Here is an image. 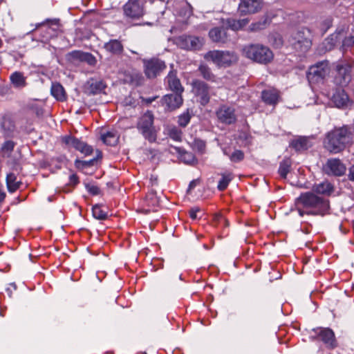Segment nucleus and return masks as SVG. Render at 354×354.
I'll return each instance as SVG.
<instances>
[{
    "mask_svg": "<svg viewBox=\"0 0 354 354\" xmlns=\"http://www.w3.org/2000/svg\"><path fill=\"white\" fill-rule=\"evenodd\" d=\"M299 214L324 215L329 208L328 201L312 192L301 194L296 201Z\"/></svg>",
    "mask_w": 354,
    "mask_h": 354,
    "instance_id": "f257e3e1",
    "label": "nucleus"
},
{
    "mask_svg": "<svg viewBox=\"0 0 354 354\" xmlns=\"http://www.w3.org/2000/svg\"><path fill=\"white\" fill-rule=\"evenodd\" d=\"M352 142V133L348 126L335 128L329 131L324 140V147L330 153L343 151Z\"/></svg>",
    "mask_w": 354,
    "mask_h": 354,
    "instance_id": "f03ea898",
    "label": "nucleus"
},
{
    "mask_svg": "<svg viewBox=\"0 0 354 354\" xmlns=\"http://www.w3.org/2000/svg\"><path fill=\"white\" fill-rule=\"evenodd\" d=\"M313 32L306 27L293 32L288 38L289 44L297 51L307 52L312 45Z\"/></svg>",
    "mask_w": 354,
    "mask_h": 354,
    "instance_id": "7ed1b4c3",
    "label": "nucleus"
},
{
    "mask_svg": "<svg viewBox=\"0 0 354 354\" xmlns=\"http://www.w3.org/2000/svg\"><path fill=\"white\" fill-rule=\"evenodd\" d=\"M243 52L246 57L260 64H267L273 59L272 52L261 44L245 46Z\"/></svg>",
    "mask_w": 354,
    "mask_h": 354,
    "instance_id": "20e7f679",
    "label": "nucleus"
},
{
    "mask_svg": "<svg viewBox=\"0 0 354 354\" xmlns=\"http://www.w3.org/2000/svg\"><path fill=\"white\" fill-rule=\"evenodd\" d=\"M137 128L149 142L152 143L156 141L157 134L153 126V115L151 112L147 111L140 118Z\"/></svg>",
    "mask_w": 354,
    "mask_h": 354,
    "instance_id": "39448f33",
    "label": "nucleus"
},
{
    "mask_svg": "<svg viewBox=\"0 0 354 354\" xmlns=\"http://www.w3.org/2000/svg\"><path fill=\"white\" fill-rule=\"evenodd\" d=\"M205 59L219 66H229L237 62L238 56L233 51L211 50L205 54Z\"/></svg>",
    "mask_w": 354,
    "mask_h": 354,
    "instance_id": "423d86ee",
    "label": "nucleus"
},
{
    "mask_svg": "<svg viewBox=\"0 0 354 354\" xmlns=\"http://www.w3.org/2000/svg\"><path fill=\"white\" fill-rule=\"evenodd\" d=\"M313 335H310L312 339L322 341L326 347L329 349H333L337 347V342L332 329L319 327L313 329Z\"/></svg>",
    "mask_w": 354,
    "mask_h": 354,
    "instance_id": "0eeeda50",
    "label": "nucleus"
},
{
    "mask_svg": "<svg viewBox=\"0 0 354 354\" xmlns=\"http://www.w3.org/2000/svg\"><path fill=\"white\" fill-rule=\"evenodd\" d=\"M351 64L346 61H339L335 63L337 75L335 82L337 84L345 86L351 80Z\"/></svg>",
    "mask_w": 354,
    "mask_h": 354,
    "instance_id": "6e6552de",
    "label": "nucleus"
},
{
    "mask_svg": "<svg viewBox=\"0 0 354 354\" xmlns=\"http://www.w3.org/2000/svg\"><path fill=\"white\" fill-rule=\"evenodd\" d=\"M346 171V165L338 158L328 159L322 167L323 173L330 176H342Z\"/></svg>",
    "mask_w": 354,
    "mask_h": 354,
    "instance_id": "1a4fd4ad",
    "label": "nucleus"
},
{
    "mask_svg": "<svg viewBox=\"0 0 354 354\" xmlns=\"http://www.w3.org/2000/svg\"><path fill=\"white\" fill-rule=\"evenodd\" d=\"M329 72L328 62H322L309 68L307 78L310 82H319L324 80Z\"/></svg>",
    "mask_w": 354,
    "mask_h": 354,
    "instance_id": "9d476101",
    "label": "nucleus"
},
{
    "mask_svg": "<svg viewBox=\"0 0 354 354\" xmlns=\"http://www.w3.org/2000/svg\"><path fill=\"white\" fill-rule=\"evenodd\" d=\"M217 120L225 124L230 125L236 122V115L233 106L222 104L216 111Z\"/></svg>",
    "mask_w": 354,
    "mask_h": 354,
    "instance_id": "9b49d317",
    "label": "nucleus"
},
{
    "mask_svg": "<svg viewBox=\"0 0 354 354\" xmlns=\"http://www.w3.org/2000/svg\"><path fill=\"white\" fill-rule=\"evenodd\" d=\"M145 73L148 78H154L166 68L165 62L160 59L153 58L144 60Z\"/></svg>",
    "mask_w": 354,
    "mask_h": 354,
    "instance_id": "f8f14e48",
    "label": "nucleus"
},
{
    "mask_svg": "<svg viewBox=\"0 0 354 354\" xmlns=\"http://www.w3.org/2000/svg\"><path fill=\"white\" fill-rule=\"evenodd\" d=\"M326 41L328 44H330L331 46H335L337 43L342 42V47L346 48L354 44V37L351 35L346 37L344 28H342L339 30H337L334 34H332L327 38Z\"/></svg>",
    "mask_w": 354,
    "mask_h": 354,
    "instance_id": "ddd939ff",
    "label": "nucleus"
},
{
    "mask_svg": "<svg viewBox=\"0 0 354 354\" xmlns=\"http://www.w3.org/2000/svg\"><path fill=\"white\" fill-rule=\"evenodd\" d=\"M193 91L198 98V101L203 106L209 102L211 89L208 85L202 81H196L193 83Z\"/></svg>",
    "mask_w": 354,
    "mask_h": 354,
    "instance_id": "4468645a",
    "label": "nucleus"
},
{
    "mask_svg": "<svg viewBox=\"0 0 354 354\" xmlns=\"http://www.w3.org/2000/svg\"><path fill=\"white\" fill-rule=\"evenodd\" d=\"M262 0H241L239 4V12L241 15L256 13L263 7Z\"/></svg>",
    "mask_w": 354,
    "mask_h": 354,
    "instance_id": "2eb2a0df",
    "label": "nucleus"
},
{
    "mask_svg": "<svg viewBox=\"0 0 354 354\" xmlns=\"http://www.w3.org/2000/svg\"><path fill=\"white\" fill-rule=\"evenodd\" d=\"M204 44L202 37L183 35L178 38V44L182 48L196 50L201 48Z\"/></svg>",
    "mask_w": 354,
    "mask_h": 354,
    "instance_id": "dca6fc26",
    "label": "nucleus"
},
{
    "mask_svg": "<svg viewBox=\"0 0 354 354\" xmlns=\"http://www.w3.org/2000/svg\"><path fill=\"white\" fill-rule=\"evenodd\" d=\"M1 132L5 138L15 136L16 130L15 123L12 117L9 114L3 115L0 119Z\"/></svg>",
    "mask_w": 354,
    "mask_h": 354,
    "instance_id": "f3484780",
    "label": "nucleus"
},
{
    "mask_svg": "<svg viewBox=\"0 0 354 354\" xmlns=\"http://www.w3.org/2000/svg\"><path fill=\"white\" fill-rule=\"evenodd\" d=\"M124 14L133 19L140 18L143 15V8L138 0H129L124 6Z\"/></svg>",
    "mask_w": 354,
    "mask_h": 354,
    "instance_id": "a211bd4d",
    "label": "nucleus"
},
{
    "mask_svg": "<svg viewBox=\"0 0 354 354\" xmlns=\"http://www.w3.org/2000/svg\"><path fill=\"white\" fill-rule=\"evenodd\" d=\"M183 102L181 93H178L166 95L162 98V105L170 111L179 108Z\"/></svg>",
    "mask_w": 354,
    "mask_h": 354,
    "instance_id": "6ab92c4d",
    "label": "nucleus"
},
{
    "mask_svg": "<svg viewBox=\"0 0 354 354\" xmlns=\"http://www.w3.org/2000/svg\"><path fill=\"white\" fill-rule=\"evenodd\" d=\"M64 142L70 146H72L75 149L80 151L81 153L86 156L91 155L93 152V149L91 146L86 143L78 140L73 137H66L64 138Z\"/></svg>",
    "mask_w": 354,
    "mask_h": 354,
    "instance_id": "aec40b11",
    "label": "nucleus"
},
{
    "mask_svg": "<svg viewBox=\"0 0 354 354\" xmlns=\"http://www.w3.org/2000/svg\"><path fill=\"white\" fill-rule=\"evenodd\" d=\"M105 84L102 80L91 79L86 82V92L89 95H97L104 91Z\"/></svg>",
    "mask_w": 354,
    "mask_h": 354,
    "instance_id": "412c9836",
    "label": "nucleus"
},
{
    "mask_svg": "<svg viewBox=\"0 0 354 354\" xmlns=\"http://www.w3.org/2000/svg\"><path fill=\"white\" fill-rule=\"evenodd\" d=\"M209 37L216 43L224 44L228 40L227 29L225 28H214L209 30Z\"/></svg>",
    "mask_w": 354,
    "mask_h": 354,
    "instance_id": "4be33fe9",
    "label": "nucleus"
},
{
    "mask_svg": "<svg viewBox=\"0 0 354 354\" xmlns=\"http://www.w3.org/2000/svg\"><path fill=\"white\" fill-rule=\"evenodd\" d=\"M261 97L267 104L275 106L279 101V92L274 88L267 89L262 91Z\"/></svg>",
    "mask_w": 354,
    "mask_h": 354,
    "instance_id": "5701e85b",
    "label": "nucleus"
},
{
    "mask_svg": "<svg viewBox=\"0 0 354 354\" xmlns=\"http://www.w3.org/2000/svg\"><path fill=\"white\" fill-rule=\"evenodd\" d=\"M104 48L108 53L113 55H120L123 52L124 48L121 41L118 39H111L104 44Z\"/></svg>",
    "mask_w": 354,
    "mask_h": 354,
    "instance_id": "b1692460",
    "label": "nucleus"
},
{
    "mask_svg": "<svg viewBox=\"0 0 354 354\" xmlns=\"http://www.w3.org/2000/svg\"><path fill=\"white\" fill-rule=\"evenodd\" d=\"M249 23V19L248 18H244L242 19L236 20L235 19H227L224 25L227 28H230L234 31H237L241 30Z\"/></svg>",
    "mask_w": 354,
    "mask_h": 354,
    "instance_id": "393cba45",
    "label": "nucleus"
},
{
    "mask_svg": "<svg viewBox=\"0 0 354 354\" xmlns=\"http://www.w3.org/2000/svg\"><path fill=\"white\" fill-rule=\"evenodd\" d=\"M10 80L13 86L17 88H22L27 85L26 77L19 71L12 73L10 76Z\"/></svg>",
    "mask_w": 354,
    "mask_h": 354,
    "instance_id": "a878e982",
    "label": "nucleus"
},
{
    "mask_svg": "<svg viewBox=\"0 0 354 354\" xmlns=\"http://www.w3.org/2000/svg\"><path fill=\"white\" fill-rule=\"evenodd\" d=\"M167 82L168 83L169 88L174 91V93H182L183 88L180 84V80L176 77V74L173 72H170L167 75Z\"/></svg>",
    "mask_w": 354,
    "mask_h": 354,
    "instance_id": "bb28decb",
    "label": "nucleus"
},
{
    "mask_svg": "<svg viewBox=\"0 0 354 354\" xmlns=\"http://www.w3.org/2000/svg\"><path fill=\"white\" fill-rule=\"evenodd\" d=\"M102 142L109 146H115L119 140V135L115 131H109L101 134Z\"/></svg>",
    "mask_w": 354,
    "mask_h": 354,
    "instance_id": "cd10ccee",
    "label": "nucleus"
},
{
    "mask_svg": "<svg viewBox=\"0 0 354 354\" xmlns=\"http://www.w3.org/2000/svg\"><path fill=\"white\" fill-rule=\"evenodd\" d=\"M52 95L59 101L66 100V93L64 87L59 83H53L51 86Z\"/></svg>",
    "mask_w": 354,
    "mask_h": 354,
    "instance_id": "c85d7f7f",
    "label": "nucleus"
},
{
    "mask_svg": "<svg viewBox=\"0 0 354 354\" xmlns=\"http://www.w3.org/2000/svg\"><path fill=\"white\" fill-rule=\"evenodd\" d=\"M6 184L8 190L10 193H13L17 191L21 185V183L17 181V177L15 174L10 173L6 176Z\"/></svg>",
    "mask_w": 354,
    "mask_h": 354,
    "instance_id": "c756f323",
    "label": "nucleus"
},
{
    "mask_svg": "<svg viewBox=\"0 0 354 354\" xmlns=\"http://www.w3.org/2000/svg\"><path fill=\"white\" fill-rule=\"evenodd\" d=\"M348 97L345 92L342 91H337L333 95V101L337 107H342L346 104Z\"/></svg>",
    "mask_w": 354,
    "mask_h": 354,
    "instance_id": "7c9ffc66",
    "label": "nucleus"
},
{
    "mask_svg": "<svg viewBox=\"0 0 354 354\" xmlns=\"http://www.w3.org/2000/svg\"><path fill=\"white\" fill-rule=\"evenodd\" d=\"M313 190L318 194L330 195L333 191V187L329 182L326 181L315 185Z\"/></svg>",
    "mask_w": 354,
    "mask_h": 354,
    "instance_id": "2f4dec72",
    "label": "nucleus"
},
{
    "mask_svg": "<svg viewBox=\"0 0 354 354\" xmlns=\"http://www.w3.org/2000/svg\"><path fill=\"white\" fill-rule=\"evenodd\" d=\"M221 175V178L218 183L217 188L219 191H224L227 187L229 183L233 179L234 176L231 172H225Z\"/></svg>",
    "mask_w": 354,
    "mask_h": 354,
    "instance_id": "473e14b6",
    "label": "nucleus"
},
{
    "mask_svg": "<svg viewBox=\"0 0 354 354\" xmlns=\"http://www.w3.org/2000/svg\"><path fill=\"white\" fill-rule=\"evenodd\" d=\"M39 28V30L43 34L42 40H48L54 35L55 30L49 26H45L44 24H38L32 32Z\"/></svg>",
    "mask_w": 354,
    "mask_h": 354,
    "instance_id": "72a5a7b5",
    "label": "nucleus"
},
{
    "mask_svg": "<svg viewBox=\"0 0 354 354\" xmlns=\"http://www.w3.org/2000/svg\"><path fill=\"white\" fill-rule=\"evenodd\" d=\"M292 146L297 151H303L310 147L309 140L307 138H299L292 142Z\"/></svg>",
    "mask_w": 354,
    "mask_h": 354,
    "instance_id": "f704fd0d",
    "label": "nucleus"
},
{
    "mask_svg": "<svg viewBox=\"0 0 354 354\" xmlns=\"http://www.w3.org/2000/svg\"><path fill=\"white\" fill-rule=\"evenodd\" d=\"M290 167L291 164L288 160H284L280 163L278 172L281 178L283 179L286 178V176L290 171Z\"/></svg>",
    "mask_w": 354,
    "mask_h": 354,
    "instance_id": "c9c22d12",
    "label": "nucleus"
},
{
    "mask_svg": "<svg viewBox=\"0 0 354 354\" xmlns=\"http://www.w3.org/2000/svg\"><path fill=\"white\" fill-rule=\"evenodd\" d=\"M93 216L99 220H104L107 217V213L99 205H95L92 208Z\"/></svg>",
    "mask_w": 354,
    "mask_h": 354,
    "instance_id": "e433bc0d",
    "label": "nucleus"
},
{
    "mask_svg": "<svg viewBox=\"0 0 354 354\" xmlns=\"http://www.w3.org/2000/svg\"><path fill=\"white\" fill-rule=\"evenodd\" d=\"M167 131L169 138L175 141H181L183 133L180 129L176 127H171Z\"/></svg>",
    "mask_w": 354,
    "mask_h": 354,
    "instance_id": "4c0bfd02",
    "label": "nucleus"
},
{
    "mask_svg": "<svg viewBox=\"0 0 354 354\" xmlns=\"http://www.w3.org/2000/svg\"><path fill=\"white\" fill-rule=\"evenodd\" d=\"M15 143L12 140L5 141L1 147V152L4 156L9 157L14 149Z\"/></svg>",
    "mask_w": 354,
    "mask_h": 354,
    "instance_id": "58836bf2",
    "label": "nucleus"
},
{
    "mask_svg": "<svg viewBox=\"0 0 354 354\" xmlns=\"http://www.w3.org/2000/svg\"><path fill=\"white\" fill-rule=\"evenodd\" d=\"M191 118L192 115L189 109H187L185 112L179 115L178 121V124L182 127H185L190 122Z\"/></svg>",
    "mask_w": 354,
    "mask_h": 354,
    "instance_id": "ea45409f",
    "label": "nucleus"
},
{
    "mask_svg": "<svg viewBox=\"0 0 354 354\" xmlns=\"http://www.w3.org/2000/svg\"><path fill=\"white\" fill-rule=\"evenodd\" d=\"M146 202L149 207H156L158 205L159 201L154 192H149L146 196Z\"/></svg>",
    "mask_w": 354,
    "mask_h": 354,
    "instance_id": "a19ab883",
    "label": "nucleus"
},
{
    "mask_svg": "<svg viewBox=\"0 0 354 354\" xmlns=\"http://www.w3.org/2000/svg\"><path fill=\"white\" fill-rule=\"evenodd\" d=\"M199 71L202 76L207 80H213L214 75L212 74L210 68L205 65H201L199 67Z\"/></svg>",
    "mask_w": 354,
    "mask_h": 354,
    "instance_id": "79ce46f5",
    "label": "nucleus"
},
{
    "mask_svg": "<svg viewBox=\"0 0 354 354\" xmlns=\"http://www.w3.org/2000/svg\"><path fill=\"white\" fill-rule=\"evenodd\" d=\"M180 158L181 160L187 163V164H191L194 161V156L192 153L187 152V151H180Z\"/></svg>",
    "mask_w": 354,
    "mask_h": 354,
    "instance_id": "37998d69",
    "label": "nucleus"
},
{
    "mask_svg": "<svg viewBox=\"0 0 354 354\" xmlns=\"http://www.w3.org/2000/svg\"><path fill=\"white\" fill-rule=\"evenodd\" d=\"M229 158L231 161L237 162H240L244 158V153L241 150H235L230 156H229Z\"/></svg>",
    "mask_w": 354,
    "mask_h": 354,
    "instance_id": "c03bdc74",
    "label": "nucleus"
},
{
    "mask_svg": "<svg viewBox=\"0 0 354 354\" xmlns=\"http://www.w3.org/2000/svg\"><path fill=\"white\" fill-rule=\"evenodd\" d=\"M82 62H84L88 63L91 66H93L96 64V59L95 57L89 53H84L83 59Z\"/></svg>",
    "mask_w": 354,
    "mask_h": 354,
    "instance_id": "a18cd8bd",
    "label": "nucleus"
},
{
    "mask_svg": "<svg viewBox=\"0 0 354 354\" xmlns=\"http://www.w3.org/2000/svg\"><path fill=\"white\" fill-rule=\"evenodd\" d=\"M202 212L200 207H194L189 210V216L192 219L195 220L198 218H201V216H198V214H200Z\"/></svg>",
    "mask_w": 354,
    "mask_h": 354,
    "instance_id": "49530a36",
    "label": "nucleus"
},
{
    "mask_svg": "<svg viewBox=\"0 0 354 354\" xmlns=\"http://www.w3.org/2000/svg\"><path fill=\"white\" fill-rule=\"evenodd\" d=\"M84 55V52L80 51V50H74L70 53V57L71 59L74 60H79L82 61L83 57Z\"/></svg>",
    "mask_w": 354,
    "mask_h": 354,
    "instance_id": "de8ad7c7",
    "label": "nucleus"
},
{
    "mask_svg": "<svg viewBox=\"0 0 354 354\" xmlns=\"http://www.w3.org/2000/svg\"><path fill=\"white\" fill-rule=\"evenodd\" d=\"M86 187L88 192L93 195H97L100 193V189L96 185L87 184Z\"/></svg>",
    "mask_w": 354,
    "mask_h": 354,
    "instance_id": "09e8293b",
    "label": "nucleus"
},
{
    "mask_svg": "<svg viewBox=\"0 0 354 354\" xmlns=\"http://www.w3.org/2000/svg\"><path fill=\"white\" fill-rule=\"evenodd\" d=\"M199 184H200V179H198V178L192 180L189 185V187L187 189V193H190L191 191Z\"/></svg>",
    "mask_w": 354,
    "mask_h": 354,
    "instance_id": "8fccbe9b",
    "label": "nucleus"
},
{
    "mask_svg": "<svg viewBox=\"0 0 354 354\" xmlns=\"http://www.w3.org/2000/svg\"><path fill=\"white\" fill-rule=\"evenodd\" d=\"M79 183L78 177L76 174H72L69 177V184L71 185H76Z\"/></svg>",
    "mask_w": 354,
    "mask_h": 354,
    "instance_id": "3c124183",
    "label": "nucleus"
},
{
    "mask_svg": "<svg viewBox=\"0 0 354 354\" xmlns=\"http://www.w3.org/2000/svg\"><path fill=\"white\" fill-rule=\"evenodd\" d=\"M197 147L199 151L203 152L205 148V143L203 141L198 140L196 142Z\"/></svg>",
    "mask_w": 354,
    "mask_h": 354,
    "instance_id": "603ef678",
    "label": "nucleus"
},
{
    "mask_svg": "<svg viewBox=\"0 0 354 354\" xmlns=\"http://www.w3.org/2000/svg\"><path fill=\"white\" fill-rule=\"evenodd\" d=\"M95 161V159H92L89 161H79L77 160L76 162L82 163L85 167H89L93 165L94 162Z\"/></svg>",
    "mask_w": 354,
    "mask_h": 354,
    "instance_id": "864d4df0",
    "label": "nucleus"
},
{
    "mask_svg": "<svg viewBox=\"0 0 354 354\" xmlns=\"http://www.w3.org/2000/svg\"><path fill=\"white\" fill-rule=\"evenodd\" d=\"M348 176L350 180L354 181V165L349 168Z\"/></svg>",
    "mask_w": 354,
    "mask_h": 354,
    "instance_id": "5fc2aeb1",
    "label": "nucleus"
},
{
    "mask_svg": "<svg viewBox=\"0 0 354 354\" xmlns=\"http://www.w3.org/2000/svg\"><path fill=\"white\" fill-rule=\"evenodd\" d=\"M262 28V24L260 23L254 24L252 25L251 29L253 30H259Z\"/></svg>",
    "mask_w": 354,
    "mask_h": 354,
    "instance_id": "6e6d98bb",
    "label": "nucleus"
},
{
    "mask_svg": "<svg viewBox=\"0 0 354 354\" xmlns=\"http://www.w3.org/2000/svg\"><path fill=\"white\" fill-rule=\"evenodd\" d=\"M324 24L326 26V29L324 30V31H326V30H327V29H328L329 27H330V26H331V25H332V21H331V19H326V20L324 21Z\"/></svg>",
    "mask_w": 354,
    "mask_h": 354,
    "instance_id": "4d7b16f0",
    "label": "nucleus"
},
{
    "mask_svg": "<svg viewBox=\"0 0 354 354\" xmlns=\"http://www.w3.org/2000/svg\"><path fill=\"white\" fill-rule=\"evenodd\" d=\"M155 99H156V97H153V98H147V99L146 100V102H147V103H151L153 101H154V100H155Z\"/></svg>",
    "mask_w": 354,
    "mask_h": 354,
    "instance_id": "13d9d810",
    "label": "nucleus"
},
{
    "mask_svg": "<svg viewBox=\"0 0 354 354\" xmlns=\"http://www.w3.org/2000/svg\"><path fill=\"white\" fill-rule=\"evenodd\" d=\"M155 99H156V97H153V98H147V99L146 100V102H147V103H151L153 101H154V100H155Z\"/></svg>",
    "mask_w": 354,
    "mask_h": 354,
    "instance_id": "bf43d9fd",
    "label": "nucleus"
},
{
    "mask_svg": "<svg viewBox=\"0 0 354 354\" xmlns=\"http://www.w3.org/2000/svg\"><path fill=\"white\" fill-rule=\"evenodd\" d=\"M223 153H224V154H225V155H226V156H230V155L228 154V153L227 152V150H226V149H223Z\"/></svg>",
    "mask_w": 354,
    "mask_h": 354,
    "instance_id": "052dcab7",
    "label": "nucleus"
},
{
    "mask_svg": "<svg viewBox=\"0 0 354 354\" xmlns=\"http://www.w3.org/2000/svg\"><path fill=\"white\" fill-rule=\"evenodd\" d=\"M3 46V41L2 39L0 38V48L2 47Z\"/></svg>",
    "mask_w": 354,
    "mask_h": 354,
    "instance_id": "680f3d73",
    "label": "nucleus"
},
{
    "mask_svg": "<svg viewBox=\"0 0 354 354\" xmlns=\"http://www.w3.org/2000/svg\"><path fill=\"white\" fill-rule=\"evenodd\" d=\"M41 113H41V111H38L37 112V115H40V114H41Z\"/></svg>",
    "mask_w": 354,
    "mask_h": 354,
    "instance_id": "e2e57ef3",
    "label": "nucleus"
}]
</instances>
